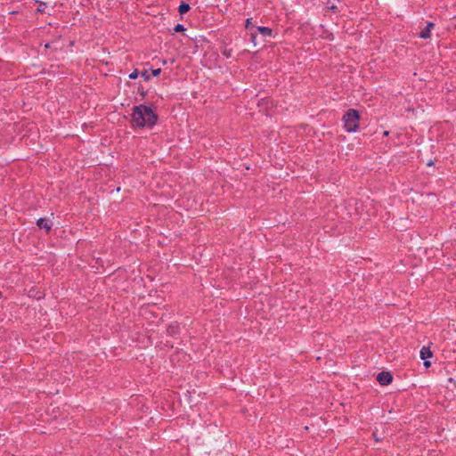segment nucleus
I'll return each mask as SVG.
<instances>
[{
	"label": "nucleus",
	"instance_id": "nucleus-5",
	"mask_svg": "<svg viewBox=\"0 0 456 456\" xmlns=\"http://www.w3.org/2000/svg\"><path fill=\"white\" fill-rule=\"evenodd\" d=\"M435 23L431 21H428L425 28H423L419 33V37L423 39H428L431 36V30L435 28Z\"/></svg>",
	"mask_w": 456,
	"mask_h": 456
},
{
	"label": "nucleus",
	"instance_id": "nucleus-19",
	"mask_svg": "<svg viewBox=\"0 0 456 456\" xmlns=\"http://www.w3.org/2000/svg\"><path fill=\"white\" fill-rule=\"evenodd\" d=\"M330 9L332 11V12H337L338 11V7L336 5H331L330 7Z\"/></svg>",
	"mask_w": 456,
	"mask_h": 456
},
{
	"label": "nucleus",
	"instance_id": "nucleus-7",
	"mask_svg": "<svg viewBox=\"0 0 456 456\" xmlns=\"http://www.w3.org/2000/svg\"><path fill=\"white\" fill-rule=\"evenodd\" d=\"M433 356V353L428 346H423L420 350V358L422 360H427L428 358H431Z\"/></svg>",
	"mask_w": 456,
	"mask_h": 456
},
{
	"label": "nucleus",
	"instance_id": "nucleus-15",
	"mask_svg": "<svg viewBox=\"0 0 456 456\" xmlns=\"http://www.w3.org/2000/svg\"><path fill=\"white\" fill-rule=\"evenodd\" d=\"M372 436H373V438L375 439L376 442H380L383 439L381 436H378L377 432H373L372 433Z\"/></svg>",
	"mask_w": 456,
	"mask_h": 456
},
{
	"label": "nucleus",
	"instance_id": "nucleus-13",
	"mask_svg": "<svg viewBox=\"0 0 456 456\" xmlns=\"http://www.w3.org/2000/svg\"><path fill=\"white\" fill-rule=\"evenodd\" d=\"M141 76L144 78L145 81H149L151 79V76L147 70L141 72Z\"/></svg>",
	"mask_w": 456,
	"mask_h": 456
},
{
	"label": "nucleus",
	"instance_id": "nucleus-2",
	"mask_svg": "<svg viewBox=\"0 0 456 456\" xmlns=\"http://www.w3.org/2000/svg\"><path fill=\"white\" fill-rule=\"evenodd\" d=\"M344 122V128L348 133H354L358 130L360 114L359 111L354 109H349L346 111L342 118Z\"/></svg>",
	"mask_w": 456,
	"mask_h": 456
},
{
	"label": "nucleus",
	"instance_id": "nucleus-21",
	"mask_svg": "<svg viewBox=\"0 0 456 456\" xmlns=\"http://www.w3.org/2000/svg\"><path fill=\"white\" fill-rule=\"evenodd\" d=\"M384 134H385V135H387V134H388V132H387V131L384 132Z\"/></svg>",
	"mask_w": 456,
	"mask_h": 456
},
{
	"label": "nucleus",
	"instance_id": "nucleus-17",
	"mask_svg": "<svg viewBox=\"0 0 456 456\" xmlns=\"http://www.w3.org/2000/svg\"><path fill=\"white\" fill-rule=\"evenodd\" d=\"M153 77H158L161 73V69H156L151 70Z\"/></svg>",
	"mask_w": 456,
	"mask_h": 456
},
{
	"label": "nucleus",
	"instance_id": "nucleus-16",
	"mask_svg": "<svg viewBox=\"0 0 456 456\" xmlns=\"http://www.w3.org/2000/svg\"><path fill=\"white\" fill-rule=\"evenodd\" d=\"M250 40L251 42L256 45V33H251L250 34Z\"/></svg>",
	"mask_w": 456,
	"mask_h": 456
},
{
	"label": "nucleus",
	"instance_id": "nucleus-3",
	"mask_svg": "<svg viewBox=\"0 0 456 456\" xmlns=\"http://www.w3.org/2000/svg\"><path fill=\"white\" fill-rule=\"evenodd\" d=\"M376 379L381 386H387L393 381V376L389 371H380Z\"/></svg>",
	"mask_w": 456,
	"mask_h": 456
},
{
	"label": "nucleus",
	"instance_id": "nucleus-8",
	"mask_svg": "<svg viewBox=\"0 0 456 456\" xmlns=\"http://www.w3.org/2000/svg\"><path fill=\"white\" fill-rule=\"evenodd\" d=\"M256 30L265 37L273 36V30L268 27H256Z\"/></svg>",
	"mask_w": 456,
	"mask_h": 456
},
{
	"label": "nucleus",
	"instance_id": "nucleus-9",
	"mask_svg": "<svg viewBox=\"0 0 456 456\" xmlns=\"http://www.w3.org/2000/svg\"><path fill=\"white\" fill-rule=\"evenodd\" d=\"M190 9H191V7H190L189 4H187L185 2H182L178 7V12L180 14H184L187 12H189Z\"/></svg>",
	"mask_w": 456,
	"mask_h": 456
},
{
	"label": "nucleus",
	"instance_id": "nucleus-20",
	"mask_svg": "<svg viewBox=\"0 0 456 456\" xmlns=\"http://www.w3.org/2000/svg\"><path fill=\"white\" fill-rule=\"evenodd\" d=\"M434 165V162L432 160H430L429 162H428V166H433Z\"/></svg>",
	"mask_w": 456,
	"mask_h": 456
},
{
	"label": "nucleus",
	"instance_id": "nucleus-14",
	"mask_svg": "<svg viewBox=\"0 0 456 456\" xmlns=\"http://www.w3.org/2000/svg\"><path fill=\"white\" fill-rule=\"evenodd\" d=\"M251 20H252L251 18H248V19L246 20L245 27H246L247 29H249V28L254 27Z\"/></svg>",
	"mask_w": 456,
	"mask_h": 456
},
{
	"label": "nucleus",
	"instance_id": "nucleus-4",
	"mask_svg": "<svg viewBox=\"0 0 456 456\" xmlns=\"http://www.w3.org/2000/svg\"><path fill=\"white\" fill-rule=\"evenodd\" d=\"M37 225L40 228L45 230L46 232H49L52 229L53 223L45 217L39 218L37 221Z\"/></svg>",
	"mask_w": 456,
	"mask_h": 456
},
{
	"label": "nucleus",
	"instance_id": "nucleus-12",
	"mask_svg": "<svg viewBox=\"0 0 456 456\" xmlns=\"http://www.w3.org/2000/svg\"><path fill=\"white\" fill-rule=\"evenodd\" d=\"M138 75H139V72L137 69H134L132 73L129 74V78L134 80V79H136L138 77Z\"/></svg>",
	"mask_w": 456,
	"mask_h": 456
},
{
	"label": "nucleus",
	"instance_id": "nucleus-6",
	"mask_svg": "<svg viewBox=\"0 0 456 456\" xmlns=\"http://www.w3.org/2000/svg\"><path fill=\"white\" fill-rule=\"evenodd\" d=\"M167 332L169 336H175L180 332V327L177 322H172L168 325Z\"/></svg>",
	"mask_w": 456,
	"mask_h": 456
},
{
	"label": "nucleus",
	"instance_id": "nucleus-1",
	"mask_svg": "<svg viewBox=\"0 0 456 456\" xmlns=\"http://www.w3.org/2000/svg\"><path fill=\"white\" fill-rule=\"evenodd\" d=\"M159 116L153 110L144 104L134 106L131 114V124L135 128H152Z\"/></svg>",
	"mask_w": 456,
	"mask_h": 456
},
{
	"label": "nucleus",
	"instance_id": "nucleus-10",
	"mask_svg": "<svg viewBox=\"0 0 456 456\" xmlns=\"http://www.w3.org/2000/svg\"><path fill=\"white\" fill-rule=\"evenodd\" d=\"M36 3L38 4V8L37 10V12L45 13V9L47 6V4L43 1H39V0H36Z\"/></svg>",
	"mask_w": 456,
	"mask_h": 456
},
{
	"label": "nucleus",
	"instance_id": "nucleus-18",
	"mask_svg": "<svg viewBox=\"0 0 456 456\" xmlns=\"http://www.w3.org/2000/svg\"><path fill=\"white\" fill-rule=\"evenodd\" d=\"M430 365H431V362L429 361H428V359L424 360V366L426 368H428Z\"/></svg>",
	"mask_w": 456,
	"mask_h": 456
},
{
	"label": "nucleus",
	"instance_id": "nucleus-11",
	"mask_svg": "<svg viewBox=\"0 0 456 456\" xmlns=\"http://www.w3.org/2000/svg\"><path fill=\"white\" fill-rule=\"evenodd\" d=\"M174 30L175 32H182L185 30V28L183 24H176L174 28Z\"/></svg>",
	"mask_w": 456,
	"mask_h": 456
}]
</instances>
